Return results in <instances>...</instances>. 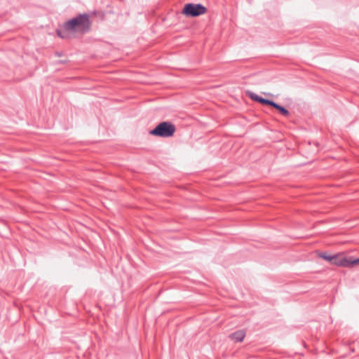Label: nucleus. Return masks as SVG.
Instances as JSON below:
<instances>
[{
	"label": "nucleus",
	"mask_w": 359,
	"mask_h": 359,
	"mask_svg": "<svg viewBox=\"0 0 359 359\" xmlns=\"http://www.w3.org/2000/svg\"><path fill=\"white\" fill-rule=\"evenodd\" d=\"M90 27L89 17L86 14L79 15L57 30V35L62 39H69L88 32Z\"/></svg>",
	"instance_id": "nucleus-1"
},
{
	"label": "nucleus",
	"mask_w": 359,
	"mask_h": 359,
	"mask_svg": "<svg viewBox=\"0 0 359 359\" xmlns=\"http://www.w3.org/2000/svg\"><path fill=\"white\" fill-rule=\"evenodd\" d=\"M206 11L201 4H187L184 6L182 13L187 16H198L205 13Z\"/></svg>",
	"instance_id": "nucleus-5"
},
{
	"label": "nucleus",
	"mask_w": 359,
	"mask_h": 359,
	"mask_svg": "<svg viewBox=\"0 0 359 359\" xmlns=\"http://www.w3.org/2000/svg\"><path fill=\"white\" fill-rule=\"evenodd\" d=\"M318 255L320 258L332 263L333 255H330L327 252H319Z\"/></svg>",
	"instance_id": "nucleus-7"
},
{
	"label": "nucleus",
	"mask_w": 359,
	"mask_h": 359,
	"mask_svg": "<svg viewBox=\"0 0 359 359\" xmlns=\"http://www.w3.org/2000/svg\"><path fill=\"white\" fill-rule=\"evenodd\" d=\"M331 264L340 267L353 268L359 265V258L347 257L344 253H337L333 255Z\"/></svg>",
	"instance_id": "nucleus-3"
},
{
	"label": "nucleus",
	"mask_w": 359,
	"mask_h": 359,
	"mask_svg": "<svg viewBox=\"0 0 359 359\" xmlns=\"http://www.w3.org/2000/svg\"><path fill=\"white\" fill-rule=\"evenodd\" d=\"M246 95L250 98L252 99V100L254 101H256V102H258L261 104H269L270 106H272L273 107L276 108L277 110H278L281 114H283V116H288L290 113L288 111V110H287L285 108H284L283 107L276 104V102H273V101H271V100H266V99H264L261 97H259V95H257V94L254 93L252 91H250V90H248L246 91Z\"/></svg>",
	"instance_id": "nucleus-4"
},
{
	"label": "nucleus",
	"mask_w": 359,
	"mask_h": 359,
	"mask_svg": "<svg viewBox=\"0 0 359 359\" xmlns=\"http://www.w3.org/2000/svg\"><path fill=\"white\" fill-rule=\"evenodd\" d=\"M175 126L170 122H161L149 132V134L156 137H170L174 135Z\"/></svg>",
	"instance_id": "nucleus-2"
},
{
	"label": "nucleus",
	"mask_w": 359,
	"mask_h": 359,
	"mask_svg": "<svg viewBox=\"0 0 359 359\" xmlns=\"http://www.w3.org/2000/svg\"><path fill=\"white\" fill-rule=\"evenodd\" d=\"M246 333L243 330L236 331L229 335V338L233 342H241L245 337Z\"/></svg>",
	"instance_id": "nucleus-6"
}]
</instances>
